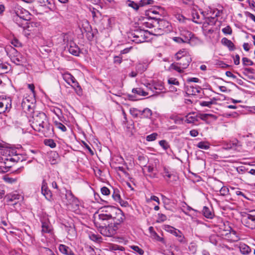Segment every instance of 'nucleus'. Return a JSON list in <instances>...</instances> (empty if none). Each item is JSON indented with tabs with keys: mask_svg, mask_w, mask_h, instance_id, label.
Returning <instances> with one entry per match:
<instances>
[{
	"mask_svg": "<svg viewBox=\"0 0 255 255\" xmlns=\"http://www.w3.org/2000/svg\"><path fill=\"white\" fill-rule=\"evenodd\" d=\"M31 124L32 128L36 131L42 132L45 136L53 132L52 126L49 123L46 115L43 112L34 115Z\"/></svg>",
	"mask_w": 255,
	"mask_h": 255,
	"instance_id": "nucleus-1",
	"label": "nucleus"
},
{
	"mask_svg": "<svg viewBox=\"0 0 255 255\" xmlns=\"http://www.w3.org/2000/svg\"><path fill=\"white\" fill-rule=\"evenodd\" d=\"M102 218V220H108L109 221L120 225L125 220V216L122 211L114 206H107L102 208L100 213L97 215Z\"/></svg>",
	"mask_w": 255,
	"mask_h": 255,
	"instance_id": "nucleus-2",
	"label": "nucleus"
},
{
	"mask_svg": "<svg viewBox=\"0 0 255 255\" xmlns=\"http://www.w3.org/2000/svg\"><path fill=\"white\" fill-rule=\"evenodd\" d=\"M94 224L102 235L108 237L116 235L120 226L106 219L102 220V218L96 215L94 216Z\"/></svg>",
	"mask_w": 255,
	"mask_h": 255,
	"instance_id": "nucleus-3",
	"label": "nucleus"
},
{
	"mask_svg": "<svg viewBox=\"0 0 255 255\" xmlns=\"http://www.w3.org/2000/svg\"><path fill=\"white\" fill-rule=\"evenodd\" d=\"M149 32L147 30H144L141 29H137L131 32L128 37L133 42L136 43H140L143 42L146 40L148 38Z\"/></svg>",
	"mask_w": 255,
	"mask_h": 255,
	"instance_id": "nucleus-4",
	"label": "nucleus"
},
{
	"mask_svg": "<svg viewBox=\"0 0 255 255\" xmlns=\"http://www.w3.org/2000/svg\"><path fill=\"white\" fill-rule=\"evenodd\" d=\"M12 19L13 21L16 23L19 26L23 27L25 29L26 27L28 31H32V27H38L39 26V23L31 22L28 23L27 21L22 19L20 17L18 16L15 13L12 14Z\"/></svg>",
	"mask_w": 255,
	"mask_h": 255,
	"instance_id": "nucleus-5",
	"label": "nucleus"
},
{
	"mask_svg": "<svg viewBox=\"0 0 255 255\" xmlns=\"http://www.w3.org/2000/svg\"><path fill=\"white\" fill-rule=\"evenodd\" d=\"M64 80L69 85L72 83L73 85L72 86L75 89L76 93L78 95L82 94V89L78 82L73 76L70 73H65L63 76Z\"/></svg>",
	"mask_w": 255,
	"mask_h": 255,
	"instance_id": "nucleus-6",
	"label": "nucleus"
},
{
	"mask_svg": "<svg viewBox=\"0 0 255 255\" xmlns=\"http://www.w3.org/2000/svg\"><path fill=\"white\" fill-rule=\"evenodd\" d=\"M241 221L247 227L251 229H255V215L247 214L243 216Z\"/></svg>",
	"mask_w": 255,
	"mask_h": 255,
	"instance_id": "nucleus-7",
	"label": "nucleus"
},
{
	"mask_svg": "<svg viewBox=\"0 0 255 255\" xmlns=\"http://www.w3.org/2000/svg\"><path fill=\"white\" fill-rule=\"evenodd\" d=\"M180 36L186 43H189L190 40L193 37L194 34L187 29L181 27L179 29Z\"/></svg>",
	"mask_w": 255,
	"mask_h": 255,
	"instance_id": "nucleus-8",
	"label": "nucleus"
},
{
	"mask_svg": "<svg viewBox=\"0 0 255 255\" xmlns=\"http://www.w3.org/2000/svg\"><path fill=\"white\" fill-rule=\"evenodd\" d=\"M14 13L27 22L31 19V14L27 10L22 8H18L17 10H15Z\"/></svg>",
	"mask_w": 255,
	"mask_h": 255,
	"instance_id": "nucleus-9",
	"label": "nucleus"
},
{
	"mask_svg": "<svg viewBox=\"0 0 255 255\" xmlns=\"http://www.w3.org/2000/svg\"><path fill=\"white\" fill-rule=\"evenodd\" d=\"M69 44L68 50L69 52L74 56H79L80 53V49L78 46L74 42L72 41L69 42Z\"/></svg>",
	"mask_w": 255,
	"mask_h": 255,
	"instance_id": "nucleus-10",
	"label": "nucleus"
},
{
	"mask_svg": "<svg viewBox=\"0 0 255 255\" xmlns=\"http://www.w3.org/2000/svg\"><path fill=\"white\" fill-rule=\"evenodd\" d=\"M11 101L9 99H2L0 101V114L4 113L11 108Z\"/></svg>",
	"mask_w": 255,
	"mask_h": 255,
	"instance_id": "nucleus-11",
	"label": "nucleus"
},
{
	"mask_svg": "<svg viewBox=\"0 0 255 255\" xmlns=\"http://www.w3.org/2000/svg\"><path fill=\"white\" fill-rule=\"evenodd\" d=\"M11 60L17 65H23L26 63V59L20 54L16 55Z\"/></svg>",
	"mask_w": 255,
	"mask_h": 255,
	"instance_id": "nucleus-12",
	"label": "nucleus"
},
{
	"mask_svg": "<svg viewBox=\"0 0 255 255\" xmlns=\"http://www.w3.org/2000/svg\"><path fill=\"white\" fill-rule=\"evenodd\" d=\"M201 90V88L199 86H189L187 87L186 92L188 95L195 96L199 93Z\"/></svg>",
	"mask_w": 255,
	"mask_h": 255,
	"instance_id": "nucleus-13",
	"label": "nucleus"
},
{
	"mask_svg": "<svg viewBox=\"0 0 255 255\" xmlns=\"http://www.w3.org/2000/svg\"><path fill=\"white\" fill-rule=\"evenodd\" d=\"M179 60L180 61L179 62V65H181L182 68L185 69L187 68L189 66L190 63L192 61V58L191 56H186L185 57H182Z\"/></svg>",
	"mask_w": 255,
	"mask_h": 255,
	"instance_id": "nucleus-14",
	"label": "nucleus"
},
{
	"mask_svg": "<svg viewBox=\"0 0 255 255\" xmlns=\"http://www.w3.org/2000/svg\"><path fill=\"white\" fill-rule=\"evenodd\" d=\"M11 155L9 154V156L10 160H13L14 162L16 163L25 160L24 157L22 154L15 153L13 151H11Z\"/></svg>",
	"mask_w": 255,
	"mask_h": 255,
	"instance_id": "nucleus-15",
	"label": "nucleus"
},
{
	"mask_svg": "<svg viewBox=\"0 0 255 255\" xmlns=\"http://www.w3.org/2000/svg\"><path fill=\"white\" fill-rule=\"evenodd\" d=\"M82 28L85 32L90 33L91 35L88 36V39H92L94 37L93 33H91V27L87 20H84L82 25Z\"/></svg>",
	"mask_w": 255,
	"mask_h": 255,
	"instance_id": "nucleus-16",
	"label": "nucleus"
},
{
	"mask_svg": "<svg viewBox=\"0 0 255 255\" xmlns=\"http://www.w3.org/2000/svg\"><path fill=\"white\" fill-rule=\"evenodd\" d=\"M224 228H220L221 229H223L225 231H229V234L230 235H233L234 236V237L233 239L234 241H237L239 240V237L237 236V233L235 231L233 230L230 226H229L228 223H227V225L226 226L225 223L223 224Z\"/></svg>",
	"mask_w": 255,
	"mask_h": 255,
	"instance_id": "nucleus-17",
	"label": "nucleus"
},
{
	"mask_svg": "<svg viewBox=\"0 0 255 255\" xmlns=\"http://www.w3.org/2000/svg\"><path fill=\"white\" fill-rule=\"evenodd\" d=\"M5 51L7 55L9 56L10 59L13 58L16 55H18V54H20L14 48L10 46L7 47L5 48Z\"/></svg>",
	"mask_w": 255,
	"mask_h": 255,
	"instance_id": "nucleus-18",
	"label": "nucleus"
},
{
	"mask_svg": "<svg viewBox=\"0 0 255 255\" xmlns=\"http://www.w3.org/2000/svg\"><path fill=\"white\" fill-rule=\"evenodd\" d=\"M153 86L154 90L159 91V92H157L158 93H164L165 92L166 90L163 83L161 81L154 82Z\"/></svg>",
	"mask_w": 255,
	"mask_h": 255,
	"instance_id": "nucleus-19",
	"label": "nucleus"
},
{
	"mask_svg": "<svg viewBox=\"0 0 255 255\" xmlns=\"http://www.w3.org/2000/svg\"><path fill=\"white\" fill-rule=\"evenodd\" d=\"M199 117L195 113H189L186 117V122L187 123H194L198 121Z\"/></svg>",
	"mask_w": 255,
	"mask_h": 255,
	"instance_id": "nucleus-20",
	"label": "nucleus"
},
{
	"mask_svg": "<svg viewBox=\"0 0 255 255\" xmlns=\"http://www.w3.org/2000/svg\"><path fill=\"white\" fill-rule=\"evenodd\" d=\"M59 251L66 255H72L73 253L71 249L67 246L61 244L59 246Z\"/></svg>",
	"mask_w": 255,
	"mask_h": 255,
	"instance_id": "nucleus-21",
	"label": "nucleus"
},
{
	"mask_svg": "<svg viewBox=\"0 0 255 255\" xmlns=\"http://www.w3.org/2000/svg\"><path fill=\"white\" fill-rule=\"evenodd\" d=\"M14 163L13 160H10V157L9 156H5L4 160H3L1 164L4 165L7 171H8Z\"/></svg>",
	"mask_w": 255,
	"mask_h": 255,
	"instance_id": "nucleus-22",
	"label": "nucleus"
},
{
	"mask_svg": "<svg viewBox=\"0 0 255 255\" xmlns=\"http://www.w3.org/2000/svg\"><path fill=\"white\" fill-rule=\"evenodd\" d=\"M20 197L19 194L14 193L8 194L5 196L6 202L8 203L14 201L15 200H18Z\"/></svg>",
	"mask_w": 255,
	"mask_h": 255,
	"instance_id": "nucleus-23",
	"label": "nucleus"
},
{
	"mask_svg": "<svg viewBox=\"0 0 255 255\" xmlns=\"http://www.w3.org/2000/svg\"><path fill=\"white\" fill-rule=\"evenodd\" d=\"M139 114L141 118H150L152 116V111L148 108H145L142 111H139Z\"/></svg>",
	"mask_w": 255,
	"mask_h": 255,
	"instance_id": "nucleus-24",
	"label": "nucleus"
},
{
	"mask_svg": "<svg viewBox=\"0 0 255 255\" xmlns=\"http://www.w3.org/2000/svg\"><path fill=\"white\" fill-rule=\"evenodd\" d=\"M112 197L115 201L120 203L122 206L123 205L122 203L123 201L120 194V191L118 189H114Z\"/></svg>",
	"mask_w": 255,
	"mask_h": 255,
	"instance_id": "nucleus-25",
	"label": "nucleus"
},
{
	"mask_svg": "<svg viewBox=\"0 0 255 255\" xmlns=\"http://www.w3.org/2000/svg\"><path fill=\"white\" fill-rule=\"evenodd\" d=\"M186 56H190V55L186 49H182L176 53L175 58L177 60H179L182 57Z\"/></svg>",
	"mask_w": 255,
	"mask_h": 255,
	"instance_id": "nucleus-26",
	"label": "nucleus"
},
{
	"mask_svg": "<svg viewBox=\"0 0 255 255\" xmlns=\"http://www.w3.org/2000/svg\"><path fill=\"white\" fill-rule=\"evenodd\" d=\"M52 230V227L48 222H42V232L44 233H49Z\"/></svg>",
	"mask_w": 255,
	"mask_h": 255,
	"instance_id": "nucleus-27",
	"label": "nucleus"
},
{
	"mask_svg": "<svg viewBox=\"0 0 255 255\" xmlns=\"http://www.w3.org/2000/svg\"><path fill=\"white\" fill-rule=\"evenodd\" d=\"M202 213L203 215L207 218L212 219L214 216L212 212L210 211L209 208L207 207L206 206H204L203 207Z\"/></svg>",
	"mask_w": 255,
	"mask_h": 255,
	"instance_id": "nucleus-28",
	"label": "nucleus"
},
{
	"mask_svg": "<svg viewBox=\"0 0 255 255\" xmlns=\"http://www.w3.org/2000/svg\"><path fill=\"white\" fill-rule=\"evenodd\" d=\"M169 68L170 69L174 70L179 73H182V72H183L184 69L182 68L181 65H179V62L171 64Z\"/></svg>",
	"mask_w": 255,
	"mask_h": 255,
	"instance_id": "nucleus-29",
	"label": "nucleus"
},
{
	"mask_svg": "<svg viewBox=\"0 0 255 255\" xmlns=\"http://www.w3.org/2000/svg\"><path fill=\"white\" fill-rule=\"evenodd\" d=\"M132 92L142 96H146L148 95V93L144 91L141 88H133L132 90Z\"/></svg>",
	"mask_w": 255,
	"mask_h": 255,
	"instance_id": "nucleus-30",
	"label": "nucleus"
},
{
	"mask_svg": "<svg viewBox=\"0 0 255 255\" xmlns=\"http://www.w3.org/2000/svg\"><path fill=\"white\" fill-rule=\"evenodd\" d=\"M240 250L241 252L244 255L249 254L251 251V248L246 245H241L240 247Z\"/></svg>",
	"mask_w": 255,
	"mask_h": 255,
	"instance_id": "nucleus-31",
	"label": "nucleus"
},
{
	"mask_svg": "<svg viewBox=\"0 0 255 255\" xmlns=\"http://www.w3.org/2000/svg\"><path fill=\"white\" fill-rule=\"evenodd\" d=\"M222 41L225 45H227L229 48L230 50H234V44L230 40H229L226 38H224L222 39Z\"/></svg>",
	"mask_w": 255,
	"mask_h": 255,
	"instance_id": "nucleus-32",
	"label": "nucleus"
},
{
	"mask_svg": "<svg viewBox=\"0 0 255 255\" xmlns=\"http://www.w3.org/2000/svg\"><path fill=\"white\" fill-rule=\"evenodd\" d=\"M90 10L92 13V17L94 20H96L98 19L101 15L99 10L93 7L90 8Z\"/></svg>",
	"mask_w": 255,
	"mask_h": 255,
	"instance_id": "nucleus-33",
	"label": "nucleus"
},
{
	"mask_svg": "<svg viewBox=\"0 0 255 255\" xmlns=\"http://www.w3.org/2000/svg\"><path fill=\"white\" fill-rule=\"evenodd\" d=\"M162 176L168 181V180L172 177L173 175L171 173H170V172L169 171L168 169L166 167H164L163 168Z\"/></svg>",
	"mask_w": 255,
	"mask_h": 255,
	"instance_id": "nucleus-34",
	"label": "nucleus"
},
{
	"mask_svg": "<svg viewBox=\"0 0 255 255\" xmlns=\"http://www.w3.org/2000/svg\"><path fill=\"white\" fill-rule=\"evenodd\" d=\"M44 143L46 145L50 147L51 148H54L56 147V143L54 140L52 139H46L44 141Z\"/></svg>",
	"mask_w": 255,
	"mask_h": 255,
	"instance_id": "nucleus-35",
	"label": "nucleus"
},
{
	"mask_svg": "<svg viewBox=\"0 0 255 255\" xmlns=\"http://www.w3.org/2000/svg\"><path fill=\"white\" fill-rule=\"evenodd\" d=\"M158 136V134L156 132L152 133L149 135H148L146 137V139L148 141H152L155 140Z\"/></svg>",
	"mask_w": 255,
	"mask_h": 255,
	"instance_id": "nucleus-36",
	"label": "nucleus"
},
{
	"mask_svg": "<svg viewBox=\"0 0 255 255\" xmlns=\"http://www.w3.org/2000/svg\"><path fill=\"white\" fill-rule=\"evenodd\" d=\"M197 146L199 148L203 149H208L210 147L208 143L203 141L199 142Z\"/></svg>",
	"mask_w": 255,
	"mask_h": 255,
	"instance_id": "nucleus-37",
	"label": "nucleus"
},
{
	"mask_svg": "<svg viewBox=\"0 0 255 255\" xmlns=\"http://www.w3.org/2000/svg\"><path fill=\"white\" fill-rule=\"evenodd\" d=\"M55 125L57 128L61 130L62 131L65 132L67 130L66 127L62 123L58 122H55Z\"/></svg>",
	"mask_w": 255,
	"mask_h": 255,
	"instance_id": "nucleus-38",
	"label": "nucleus"
},
{
	"mask_svg": "<svg viewBox=\"0 0 255 255\" xmlns=\"http://www.w3.org/2000/svg\"><path fill=\"white\" fill-rule=\"evenodd\" d=\"M153 3V0H140L138 5L143 6L147 4H152Z\"/></svg>",
	"mask_w": 255,
	"mask_h": 255,
	"instance_id": "nucleus-39",
	"label": "nucleus"
},
{
	"mask_svg": "<svg viewBox=\"0 0 255 255\" xmlns=\"http://www.w3.org/2000/svg\"><path fill=\"white\" fill-rule=\"evenodd\" d=\"M242 62L244 66H251L254 64V62L247 57H243L242 58Z\"/></svg>",
	"mask_w": 255,
	"mask_h": 255,
	"instance_id": "nucleus-40",
	"label": "nucleus"
},
{
	"mask_svg": "<svg viewBox=\"0 0 255 255\" xmlns=\"http://www.w3.org/2000/svg\"><path fill=\"white\" fill-rule=\"evenodd\" d=\"M45 197V198L48 201H50L52 198V193L50 190L47 189L45 191H44L43 193H42Z\"/></svg>",
	"mask_w": 255,
	"mask_h": 255,
	"instance_id": "nucleus-41",
	"label": "nucleus"
},
{
	"mask_svg": "<svg viewBox=\"0 0 255 255\" xmlns=\"http://www.w3.org/2000/svg\"><path fill=\"white\" fill-rule=\"evenodd\" d=\"M151 201H155L157 203L158 205L160 204L159 199L158 197L156 196L152 195V196H151L150 197V198H146V202L147 203H149Z\"/></svg>",
	"mask_w": 255,
	"mask_h": 255,
	"instance_id": "nucleus-42",
	"label": "nucleus"
},
{
	"mask_svg": "<svg viewBox=\"0 0 255 255\" xmlns=\"http://www.w3.org/2000/svg\"><path fill=\"white\" fill-rule=\"evenodd\" d=\"M65 196L68 200H71L72 202H74L77 200L70 191H67Z\"/></svg>",
	"mask_w": 255,
	"mask_h": 255,
	"instance_id": "nucleus-43",
	"label": "nucleus"
},
{
	"mask_svg": "<svg viewBox=\"0 0 255 255\" xmlns=\"http://www.w3.org/2000/svg\"><path fill=\"white\" fill-rule=\"evenodd\" d=\"M200 15L198 12H195L192 13V20L196 23H200V21L199 20L200 19Z\"/></svg>",
	"mask_w": 255,
	"mask_h": 255,
	"instance_id": "nucleus-44",
	"label": "nucleus"
},
{
	"mask_svg": "<svg viewBox=\"0 0 255 255\" xmlns=\"http://www.w3.org/2000/svg\"><path fill=\"white\" fill-rule=\"evenodd\" d=\"M138 160L139 161V163L141 166H145L146 163V158L143 155H139L138 156Z\"/></svg>",
	"mask_w": 255,
	"mask_h": 255,
	"instance_id": "nucleus-45",
	"label": "nucleus"
},
{
	"mask_svg": "<svg viewBox=\"0 0 255 255\" xmlns=\"http://www.w3.org/2000/svg\"><path fill=\"white\" fill-rule=\"evenodd\" d=\"M213 104L214 102L212 100L210 101H201L200 102V105L202 107H211Z\"/></svg>",
	"mask_w": 255,
	"mask_h": 255,
	"instance_id": "nucleus-46",
	"label": "nucleus"
},
{
	"mask_svg": "<svg viewBox=\"0 0 255 255\" xmlns=\"http://www.w3.org/2000/svg\"><path fill=\"white\" fill-rule=\"evenodd\" d=\"M159 144L165 150L169 147L168 143L165 140H161L159 141Z\"/></svg>",
	"mask_w": 255,
	"mask_h": 255,
	"instance_id": "nucleus-47",
	"label": "nucleus"
},
{
	"mask_svg": "<svg viewBox=\"0 0 255 255\" xmlns=\"http://www.w3.org/2000/svg\"><path fill=\"white\" fill-rule=\"evenodd\" d=\"M127 4L129 6L131 7L134 9L137 10L139 8V5L133 1L128 0Z\"/></svg>",
	"mask_w": 255,
	"mask_h": 255,
	"instance_id": "nucleus-48",
	"label": "nucleus"
},
{
	"mask_svg": "<svg viewBox=\"0 0 255 255\" xmlns=\"http://www.w3.org/2000/svg\"><path fill=\"white\" fill-rule=\"evenodd\" d=\"M89 237L90 240L94 242H98L101 239V237L94 234H89Z\"/></svg>",
	"mask_w": 255,
	"mask_h": 255,
	"instance_id": "nucleus-49",
	"label": "nucleus"
},
{
	"mask_svg": "<svg viewBox=\"0 0 255 255\" xmlns=\"http://www.w3.org/2000/svg\"><path fill=\"white\" fill-rule=\"evenodd\" d=\"M131 248L135 252L138 253L140 255H142L144 254L143 250L138 246H132L131 247Z\"/></svg>",
	"mask_w": 255,
	"mask_h": 255,
	"instance_id": "nucleus-50",
	"label": "nucleus"
},
{
	"mask_svg": "<svg viewBox=\"0 0 255 255\" xmlns=\"http://www.w3.org/2000/svg\"><path fill=\"white\" fill-rule=\"evenodd\" d=\"M166 219L167 217L164 214L162 213L158 214L157 222H162L166 220Z\"/></svg>",
	"mask_w": 255,
	"mask_h": 255,
	"instance_id": "nucleus-51",
	"label": "nucleus"
},
{
	"mask_svg": "<svg viewBox=\"0 0 255 255\" xmlns=\"http://www.w3.org/2000/svg\"><path fill=\"white\" fill-rule=\"evenodd\" d=\"M168 83L170 85H179V83L176 79L174 78H170L168 80Z\"/></svg>",
	"mask_w": 255,
	"mask_h": 255,
	"instance_id": "nucleus-52",
	"label": "nucleus"
},
{
	"mask_svg": "<svg viewBox=\"0 0 255 255\" xmlns=\"http://www.w3.org/2000/svg\"><path fill=\"white\" fill-rule=\"evenodd\" d=\"M219 192L221 195L225 196L228 194L229 190L226 187H222Z\"/></svg>",
	"mask_w": 255,
	"mask_h": 255,
	"instance_id": "nucleus-53",
	"label": "nucleus"
},
{
	"mask_svg": "<svg viewBox=\"0 0 255 255\" xmlns=\"http://www.w3.org/2000/svg\"><path fill=\"white\" fill-rule=\"evenodd\" d=\"M222 32L225 34H231L232 33V30L231 27L230 26H227L225 28L222 29Z\"/></svg>",
	"mask_w": 255,
	"mask_h": 255,
	"instance_id": "nucleus-54",
	"label": "nucleus"
},
{
	"mask_svg": "<svg viewBox=\"0 0 255 255\" xmlns=\"http://www.w3.org/2000/svg\"><path fill=\"white\" fill-rule=\"evenodd\" d=\"M178 235L177 237L178 241L181 243H185V240L183 234L181 232H178Z\"/></svg>",
	"mask_w": 255,
	"mask_h": 255,
	"instance_id": "nucleus-55",
	"label": "nucleus"
},
{
	"mask_svg": "<svg viewBox=\"0 0 255 255\" xmlns=\"http://www.w3.org/2000/svg\"><path fill=\"white\" fill-rule=\"evenodd\" d=\"M101 192L103 195L107 196L110 194V190L106 187L101 188Z\"/></svg>",
	"mask_w": 255,
	"mask_h": 255,
	"instance_id": "nucleus-56",
	"label": "nucleus"
},
{
	"mask_svg": "<svg viewBox=\"0 0 255 255\" xmlns=\"http://www.w3.org/2000/svg\"><path fill=\"white\" fill-rule=\"evenodd\" d=\"M153 236H154V238L155 240H156L158 241H159L160 242H162L163 244H165V241L164 239L160 237L155 232H153Z\"/></svg>",
	"mask_w": 255,
	"mask_h": 255,
	"instance_id": "nucleus-57",
	"label": "nucleus"
},
{
	"mask_svg": "<svg viewBox=\"0 0 255 255\" xmlns=\"http://www.w3.org/2000/svg\"><path fill=\"white\" fill-rule=\"evenodd\" d=\"M48 189L47 183L46 182V180L45 179H43L42 183V186H41V193H43L44 191H45Z\"/></svg>",
	"mask_w": 255,
	"mask_h": 255,
	"instance_id": "nucleus-58",
	"label": "nucleus"
},
{
	"mask_svg": "<svg viewBox=\"0 0 255 255\" xmlns=\"http://www.w3.org/2000/svg\"><path fill=\"white\" fill-rule=\"evenodd\" d=\"M139 110H137L135 108H133L132 109L130 110V112L131 115H132L135 117H137L138 116H140V114H139L138 111Z\"/></svg>",
	"mask_w": 255,
	"mask_h": 255,
	"instance_id": "nucleus-59",
	"label": "nucleus"
},
{
	"mask_svg": "<svg viewBox=\"0 0 255 255\" xmlns=\"http://www.w3.org/2000/svg\"><path fill=\"white\" fill-rule=\"evenodd\" d=\"M170 119L171 120H172L174 121L175 123L177 124V123H178L179 122H180L181 120L180 118H179L178 117L176 116H174V115H171L170 117Z\"/></svg>",
	"mask_w": 255,
	"mask_h": 255,
	"instance_id": "nucleus-60",
	"label": "nucleus"
},
{
	"mask_svg": "<svg viewBox=\"0 0 255 255\" xmlns=\"http://www.w3.org/2000/svg\"><path fill=\"white\" fill-rule=\"evenodd\" d=\"M177 19L181 22H185V21L187 19L183 15L181 14H178L176 16Z\"/></svg>",
	"mask_w": 255,
	"mask_h": 255,
	"instance_id": "nucleus-61",
	"label": "nucleus"
},
{
	"mask_svg": "<svg viewBox=\"0 0 255 255\" xmlns=\"http://www.w3.org/2000/svg\"><path fill=\"white\" fill-rule=\"evenodd\" d=\"M11 43L12 45H13L15 47H19V46H21V43L19 42V41L17 39H13L11 41Z\"/></svg>",
	"mask_w": 255,
	"mask_h": 255,
	"instance_id": "nucleus-62",
	"label": "nucleus"
},
{
	"mask_svg": "<svg viewBox=\"0 0 255 255\" xmlns=\"http://www.w3.org/2000/svg\"><path fill=\"white\" fill-rule=\"evenodd\" d=\"M173 40L177 43H185L181 37H174Z\"/></svg>",
	"mask_w": 255,
	"mask_h": 255,
	"instance_id": "nucleus-63",
	"label": "nucleus"
},
{
	"mask_svg": "<svg viewBox=\"0 0 255 255\" xmlns=\"http://www.w3.org/2000/svg\"><path fill=\"white\" fill-rule=\"evenodd\" d=\"M217 19L214 17H211L208 18V21L207 22L208 24H209L211 23L212 24H215L216 21H217Z\"/></svg>",
	"mask_w": 255,
	"mask_h": 255,
	"instance_id": "nucleus-64",
	"label": "nucleus"
}]
</instances>
